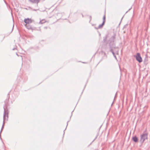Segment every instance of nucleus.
Masks as SVG:
<instances>
[{"label": "nucleus", "mask_w": 150, "mask_h": 150, "mask_svg": "<svg viewBox=\"0 0 150 150\" xmlns=\"http://www.w3.org/2000/svg\"><path fill=\"white\" fill-rule=\"evenodd\" d=\"M147 139V134H144L141 136L140 142L142 143L144 142V141Z\"/></svg>", "instance_id": "nucleus-1"}, {"label": "nucleus", "mask_w": 150, "mask_h": 150, "mask_svg": "<svg viewBox=\"0 0 150 150\" xmlns=\"http://www.w3.org/2000/svg\"><path fill=\"white\" fill-rule=\"evenodd\" d=\"M136 60L139 62H141L142 61V59L140 54L139 53H137L136 55L135 56Z\"/></svg>", "instance_id": "nucleus-2"}, {"label": "nucleus", "mask_w": 150, "mask_h": 150, "mask_svg": "<svg viewBox=\"0 0 150 150\" xmlns=\"http://www.w3.org/2000/svg\"><path fill=\"white\" fill-rule=\"evenodd\" d=\"M24 22L26 23L25 25L26 27L27 24H29L31 23L32 22V20L31 19L28 18L24 20Z\"/></svg>", "instance_id": "nucleus-3"}, {"label": "nucleus", "mask_w": 150, "mask_h": 150, "mask_svg": "<svg viewBox=\"0 0 150 150\" xmlns=\"http://www.w3.org/2000/svg\"><path fill=\"white\" fill-rule=\"evenodd\" d=\"M133 140L135 142H137L138 141V139L137 137L135 136L132 138Z\"/></svg>", "instance_id": "nucleus-4"}, {"label": "nucleus", "mask_w": 150, "mask_h": 150, "mask_svg": "<svg viewBox=\"0 0 150 150\" xmlns=\"http://www.w3.org/2000/svg\"><path fill=\"white\" fill-rule=\"evenodd\" d=\"M30 1L33 3H38L40 0H30Z\"/></svg>", "instance_id": "nucleus-5"}, {"label": "nucleus", "mask_w": 150, "mask_h": 150, "mask_svg": "<svg viewBox=\"0 0 150 150\" xmlns=\"http://www.w3.org/2000/svg\"><path fill=\"white\" fill-rule=\"evenodd\" d=\"M104 22H103V24H104Z\"/></svg>", "instance_id": "nucleus-6"}]
</instances>
